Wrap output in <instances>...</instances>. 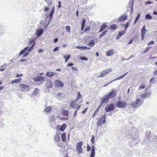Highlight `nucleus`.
<instances>
[{"label":"nucleus","mask_w":157,"mask_h":157,"mask_svg":"<svg viewBox=\"0 0 157 157\" xmlns=\"http://www.w3.org/2000/svg\"><path fill=\"white\" fill-rule=\"evenodd\" d=\"M54 10L55 7L54 6H53L52 7L51 12L49 14V17L51 19H52V17L53 15L54 12Z\"/></svg>","instance_id":"nucleus-23"},{"label":"nucleus","mask_w":157,"mask_h":157,"mask_svg":"<svg viewBox=\"0 0 157 157\" xmlns=\"http://www.w3.org/2000/svg\"><path fill=\"white\" fill-rule=\"evenodd\" d=\"M80 58L82 60H88L87 58L85 57H80Z\"/></svg>","instance_id":"nucleus-48"},{"label":"nucleus","mask_w":157,"mask_h":157,"mask_svg":"<svg viewBox=\"0 0 157 157\" xmlns=\"http://www.w3.org/2000/svg\"><path fill=\"white\" fill-rule=\"evenodd\" d=\"M117 91L114 90H112L106 95L109 98H112L115 97L117 94Z\"/></svg>","instance_id":"nucleus-8"},{"label":"nucleus","mask_w":157,"mask_h":157,"mask_svg":"<svg viewBox=\"0 0 157 157\" xmlns=\"http://www.w3.org/2000/svg\"><path fill=\"white\" fill-rule=\"evenodd\" d=\"M73 65H74V64H73V63H69V64L67 65V66L68 67H70V66H73Z\"/></svg>","instance_id":"nucleus-58"},{"label":"nucleus","mask_w":157,"mask_h":157,"mask_svg":"<svg viewBox=\"0 0 157 157\" xmlns=\"http://www.w3.org/2000/svg\"><path fill=\"white\" fill-rule=\"evenodd\" d=\"M155 43V42L154 41H149L147 44L148 45H150L152 44H153Z\"/></svg>","instance_id":"nucleus-44"},{"label":"nucleus","mask_w":157,"mask_h":157,"mask_svg":"<svg viewBox=\"0 0 157 157\" xmlns=\"http://www.w3.org/2000/svg\"><path fill=\"white\" fill-rule=\"evenodd\" d=\"M151 94V92L149 91L147 93L146 92L145 93L143 94L140 96L141 98H145L147 97V96Z\"/></svg>","instance_id":"nucleus-22"},{"label":"nucleus","mask_w":157,"mask_h":157,"mask_svg":"<svg viewBox=\"0 0 157 157\" xmlns=\"http://www.w3.org/2000/svg\"><path fill=\"white\" fill-rule=\"evenodd\" d=\"M143 103V101L142 100L137 98L136 99L135 102L131 103V105L133 108H136L139 107L142 105Z\"/></svg>","instance_id":"nucleus-3"},{"label":"nucleus","mask_w":157,"mask_h":157,"mask_svg":"<svg viewBox=\"0 0 157 157\" xmlns=\"http://www.w3.org/2000/svg\"><path fill=\"white\" fill-rule=\"evenodd\" d=\"M29 54V53L28 52H27L25 53L24 55L23 56V57H26Z\"/></svg>","instance_id":"nucleus-62"},{"label":"nucleus","mask_w":157,"mask_h":157,"mask_svg":"<svg viewBox=\"0 0 157 157\" xmlns=\"http://www.w3.org/2000/svg\"><path fill=\"white\" fill-rule=\"evenodd\" d=\"M59 118L61 120L65 121L68 120V117H59Z\"/></svg>","instance_id":"nucleus-45"},{"label":"nucleus","mask_w":157,"mask_h":157,"mask_svg":"<svg viewBox=\"0 0 157 157\" xmlns=\"http://www.w3.org/2000/svg\"><path fill=\"white\" fill-rule=\"evenodd\" d=\"M101 107V105H99L98 106V107L97 108V109L95 110V111L96 112L98 113V110H99V109Z\"/></svg>","instance_id":"nucleus-53"},{"label":"nucleus","mask_w":157,"mask_h":157,"mask_svg":"<svg viewBox=\"0 0 157 157\" xmlns=\"http://www.w3.org/2000/svg\"><path fill=\"white\" fill-rule=\"evenodd\" d=\"M101 107V105H99L98 106V107L97 108V109L95 110V111L96 112L98 113V110H99V109Z\"/></svg>","instance_id":"nucleus-52"},{"label":"nucleus","mask_w":157,"mask_h":157,"mask_svg":"<svg viewBox=\"0 0 157 157\" xmlns=\"http://www.w3.org/2000/svg\"><path fill=\"white\" fill-rule=\"evenodd\" d=\"M87 109V108H86L84 110H83L82 112V114H84L86 112Z\"/></svg>","instance_id":"nucleus-56"},{"label":"nucleus","mask_w":157,"mask_h":157,"mask_svg":"<svg viewBox=\"0 0 157 157\" xmlns=\"http://www.w3.org/2000/svg\"><path fill=\"white\" fill-rule=\"evenodd\" d=\"M114 53V52L113 50L111 49L109 50L106 53V55L108 56H110L113 55Z\"/></svg>","instance_id":"nucleus-19"},{"label":"nucleus","mask_w":157,"mask_h":157,"mask_svg":"<svg viewBox=\"0 0 157 157\" xmlns=\"http://www.w3.org/2000/svg\"><path fill=\"white\" fill-rule=\"evenodd\" d=\"M117 28V26L115 24H113L109 27V29L112 30H114Z\"/></svg>","instance_id":"nucleus-32"},{"label":"nucleus","mask_w":157,"mask_h":157,"mask_svg":"<svg viewBox=\"0 0 157 157\" xmlns=\"http://www.w3.org/2000/svg\"><path fill=\"white\" fill-rule=\"evenodd\" d=\"M95 45V43L94 40H91L90 42L87 44V45L89 46L90 47H93Z\"/></svg>","instance_id":"nucleus-29"},{"label":"nucleus","mask_w":157,"mask_h":157,"mask_svg":"<svg viewBox=\"0 0 157 157\" xmlns=\"http://www.w3.org/2000/svg\"><path fill=\"white\" fill-rule=\"evenodd\" d=\"M58 3H59V5L58 6V7L59 8H60L61 7V2H60V1H59V2H58Z\"/></svg>","instance_id":"nucleus-59"},{"label":"nucleus","mask_w":157,"mask_h":157,"mask_svg":"<svg viewBox=\"0 0 157 157\" xmlns=\"http://www.w3.org/2000/svg\"><path fill=\"white\" fill-rule=\"evenodd\" d=\"M95 154V148L94 146L92 147L90 157H94Z\"/></svg>","instance_id":"nucleus-24"},{"label":"nucleus","mask_w":157,"mask_h":157,"mask_svg":"<svg viewBox=\"0 0 157 157\" xmlns=\"http://www.w3.org/2000/svg\"><path fill=\"white\" fill-rule=\"evenodd\" d=\"M115 109L114 105L112 103L110 105H107L105 108V110L106 112H109L110 111L114 110Z\"/></svg>","instance_id":"nucleus-7"},{"label":"nucleus","mask_w":157,"mask_h":157,"mask_svg":"<svg viewBox=\"0 0 157 157\" xmlns=\"http://www.w3.org/2000/svg\"><path fill=\"white\" fill-rule=\"evenodd\" d=\"M128 73V72L125 73L124 74H123V75H122L121 76H120V77H119L118 78L115 79H114V80H113V81H111L109 82L107 84L105 85L104 86H106V85H107L108 84L111 83L112 82H113V81H115V80H118V79H120L122 78L125 76V75H126Z\"/></svg>","instance_id":"nucleus-18"},{"label":"nucleus","mask_w":157,"mask_h":157,"mask_svg":"<svg viewBox=\"0 0 157 157\" xmlns=\"http://www.w3.org/2000/svg\"><path fill=\"white\" fill-rule=\"evenodd\" d=\"M145 18L147 19H151L152 18V17L150 15L147 14Z\"/></svg>","instance_id":"nucleus-46"},{"label":"nucleus","mask_w":157,"mask_h":157,"mask_svg":"<svg viewBox=\"0 0 157 157\" xmlns=\"http://www.w3.org/2000/svg\"><path fill=\"white\" fill-rule=\"evenodd\" d=\"M116 106L119 108H124L127 106V102L124 101L119 100L116 103Z\"/></svg>","instance_id":"nucleus-4"},{"label":"nucleus","mask_w":157,"mask_h":157,"mask_svg":"<svg viewBox=\"0 0 157 157\" xmlns=\"http://www.w3.org/2000/svg\"><path fill=\"white\" fill-rule=\"evenodd\" d=\"M129 25V23L128 22L125 25L124 29V30H125L126 31Z\"/></svg>","instance_id":"nucleus-43"},{"label":"nucleus","mask_w":157,"mask_h":157,"mask_svg":"<svg viewBox=\"0 0 157 157\" xmlns=\"http://www.w3.org/2000/svg\"><path fill=\"white\" fill-rule=\"evenodd\" d=\"M82 47V48L86 50L87 49H90V48H89L88 47H87L86 46H83V47Z\"/></svg>","instance_id":"nucleus-55"},{"label":"nucleus","mask_w":157,"mask_h":157,"mask_svg":"<svg viewBox=\"0 0 157 157\" xmlns=\"http://www.w3.org/2000/svg\"><path fill=\"white\" fill-rule=\"evenodd\" d=\"M67 127V125L65 124H63L60 127L59 130L60 131L63 132Z\"/></svg>","instance_id":"nucleus-26"},{"label":"nucleus","mask_w":157,"mask_h":157,"mask_svg":"<svg viewBox=\"0 0 157 157\" xmlns=\"http://www.w3.org/2000/svg\"><path fill=\"white\" fill-rule=\"evenodd\" d=\"M145 87L144 85L142 84L140 86L139 88V89H144Z\"/></svg>","instance_id":"nucleus-50"},{"label":"nucleus","mask_w":157,"mask_h":157,"mask_svg":"<svg viewBox=\"0 0 157 157\" xmlns=\"http://www.w3.org/2000/svg\"><path fill=\"white\" fill-rule=\"evenodd\" d=\"M54 140L56 142H59L60 140V136L58 133H56L54 136Z\"/></svg>","instance_id":"nucleus-16"},{"label":"nucleus","mask_w":157,"mask_h":157,"mask_svg":"<svg viewBox=\"0 0 157 157\" xmlns=\"http://www.w3.org/2000/svg\"><path fill=\"white\" fill-rule=\"evenodd\" d=\"M106 27L107 26L106 25L103 24H102L101 26V28L99 30V32H102L103 30L105 29Z\"/></svg>","instance_id":"nucleus-27"},{"label":"nucleus","mask_w":157,"mask_h":157,"mask_svg":"<svg viewBox=\"0 0 157 157\" xmlns=\"http://www.w3.org/2000/svg\"><path fill=\"white\" fill-rule=\"evenodd\" d=\"M44 77L41 76H37L34 79V80L35 82L38 81H44Z\"/></svg>","instance_id":"nucleus-20"},{"label":"nucleus","mask_w":157,"mask_h":157,"mask_svg":"<svg viewBox=\"0 0 157 157\" xmlns=\"http://www.w3.org/2000/svg\"><path fill=\"white\" fill-rule=\"evenodd\" d=\"M127 18V16L124 15L118 17V19L120 21H125Z\"/></svg>","instance_id":"nucleus-17"},{"label":"nucleus","mask_w":157,"mask_h":157,"mask_svg":"<svg viewBox=\"0 0 157 157\" xmlns=\"http://www.w3.org/2000/svg\"><path fill=\"white\" fill-rule=\"evenodd\" d=\"M52 83L50 80H48L45 84V86L47 88H50L52 87Z\"/></svg>","instance_id":"nucleus-12"},{"label":"nucleus","mask_w":157,"mask_h":157,"mask_svg":"<svg viewBox=\"0 0 157 157\" xmlns=\"http://www.w3.org/2000/svg\"><path fill=\"white\" fill-rule=\"evenodd\" d=\"M91 142L93 144H94L95 143L94 141V136H92L91 139Z\"/></svg>","instance_id":"nucleus-47"},{"label":"nucleus","mask_w":157,"mask_h":157,"mask_svg":"<svg viewBox=\"0 0 157 157\" xmlns=\"http://www.w3.org/2000/svg\"><path fill=\"white\" fill-rule=\"evenodd\" d=\"M146 31L145 26H144L141 30V39L142 40H143L144 38Z\"/></svg>","instance_id":"nucleus-13"},{"label":"nucleus","mask_w":157,"mask_h":157,"mask_svg":"<svg viewBox=\"0 0 157 157\" xmlns=\"http://www.w3.org/2000/svg\"><path fill=\"white\" fill-rule=\"evenodd\" d=\"M91 149V147L89 146V144H87V151H89Z\"/></svg>","instance_id":"nucleus-54"},{"label":"nucleus","mask_w":157,"mask_h":157,"mask_svg":"<svg viewBox=\"0 0 157 157\" xmlns=\"http://www.w3.org/2000/svg\"><path fill=\"white\" fill-rule=\"evenodd\" d=\"M39 91V89L37 88H36L33 91V94L34 95H36L38 94Z\"/></svg>","instance_id":"nucleus-34"},{"label":"nucleus","mask_w":157,"mask_h":157,"mask_svg":"<svg viewBox=\"0 0 157 157\" xmlns=\"http://www.w3.org/2000/svg\"><path fill=\"white\" fill-rule=\"evenodd\" d=\"M80 107V105H78V106H77V108L76 110L75 111L73 114V115L74 117H75L76 116L77 111L79 109Z\"/></svg>","instance_id":"nucleus-35"},{"label":"nucleus","mask_w":157,"mask_h":157,"mask_svg":"<svg viewBox=\"0 0 157 157\" xmlns=\"http://www.w3.org/2000/svg\"><path fill=\"white\" fill-rule=\"evenodd\" d=\"M153 75L154 76H156L157 75V70H155L153 72Z\"/></svg>","instance_id":"nucleus-57"},{"label":"nucleus","mask_w":157,"mask_h":157,"mask_svg":"<svg viewBox=\"0 0 157 157\" xmlns=\"http://www.w3.org/2000/svg\"><path fill=\"white\" fill-rule=\"evenodd\" d=\"M59 50V48L58 47L54 49L53 50V51L54 52H56Z\"/></svg>","instance_id":"nucleus-61"},{"label":"nucleus","mask_w":157,"mask_h":157,"mask_svg":"<svg viewBox=\"0 0 157 157\" xmlns=\"http://www.w3.org/2000/svg\"><path fill=\"white\" fill-rule=\"evenodd\" d=\"M81 97V95L80 92H78V93L76 99L75 100L78 101V99Z\"/></svg>","instance_id":"nucleus-40"},{"label":"nucleus","mask_w":157,"mask_h":157,"mask_svg":"<svg viewBox=\"0 0 157 157\" xmlns=\"http://www.w3.org/2000/svg\"><path fill=\"white\" fill-rule=\"evenodd\" d=\"M75 48H76L82 49V47L79 46H77L75 47Z\"/></svg>","instance_id":"nucleus-63"},{"label":"nucleus","mask_w":157,"mask_h":157,"mask_svg":"<svg viewBox=\"0 0 157 157\" xmlns=\"http://www.w3.org/2000/svg\"><path fill=\"white\" fill-rule=\"evenodd\" d=\"M66 30L68 33H70L71 28L69 26H67L65 28Z\"/></svg>","instance_id":"nucleus-39"},{"label":"nucleus","mask_w":157,"mask_h":157,"mask_svg":"<svg viewBox=\"0 0 157 157\" xmlns=\"http://www.w3.org/2000/svg\"><path fill=\"white\" fill-rule=\"evenodd\" d=\"M126 33L125 30H123L122 31L120 32L116 37L117 40H118L121 37L125 34Z\"/></svg>","instance_id":"nucleus-15"},{"label":"nucleus","mask_w":157,"mask_h":157,"mask_svg":"<svg viewBox=\"0 0 157 157\" xmlns=\"http://www.w3.org/2000/svg\"><path fill=\"white\" fill-rule=\"evenodd\" d=\"M21 78L15 79L13 80L11 82V83L13 84V83H19L20 82V81H21Z\"/></svg>","instance_id":"nucleus-33"},{"label":"nucleus","mask_w":157,"mask_h":157,"mask_svg":"<svg viewBox=\"0 0 157 157\" xmlns=\"http://www.w3.org/2000/svg\"><path fill=\"white\" fill-rule=\"evenodd\" d=\"M106 115H104L100 118H98L97 123V125L98 127L101 126L106 123Z\"/></svg>","instance_id":"nucleus-2"},{"label":"nucleus","mask_w":157,"mask_h":157,"mask_svg":"<svg viewBox=\"0 0 157 157\" xmlns=\"http://www.w3.org/2000/svg\"><path fill=\"white\" fill-rule=\"evenodd\" d=\"M151 48V47H150V46L147 47L146 48L144 51L143 52V53H146L147 52L149 51V50Z\"/></svg>","instance_id":"nucleus-36"},{"label":"nucleus","mask_w":157,"mask_h":157,"mask_svg":"<svg viewBox=\"0 0 157 157\" xmlns=\"http://www.w3.org/2000/svg\"><path fill=\"white\" fill-rule=\"evenodd\" d=\"M54 74V73L52 72H47L46 75V76H52Z\"/></svg>","instance_id":"nucleus-37"},{"label":"nucleus","mask_w":157,"mask_h":157,"mask_svg":"<svg viewBox=\"0 0 157 157\" xmlns=\"http://www.w3.org/2000/svg\"><path fill=\"white\" fill-rule=\"evenodd\" d=\"M52 110V108L50 106H48L46 107L44 110V112L48 113L50 112Z\"/></svg>","instance_id":"nucleus-30"},{"label":"nucleus","mask_w":157,"mask_h":157,"mask_svg":"<svg viewBox=\"0 0 157 157\" xmlns=\"http://www.w3.org/2000/svg\"><path fill=\"white\" fill-rule=\"evenodd\" d=\"M55 86L58 87H62L63 86V84L59 80H56L55 82Z\"/></svg>","instance_id":"nucleus-14"},{"label":"nucleus","mask_w":157,"mask_h":157,"mask_svg":"<svg viewBox=\"0 0 157 157\" xmlns=\"http://www.w3.org/2000/svg\"><path fill=\"white\" fill-rule=\"evenodd\" d=\"M33 43V45L31 46V47H30V48H29V47H26L23 50L21 51L19 53V56H20L23 54L25 53L27 50L29 52H30L33 49V47L35 45V42L33 40H30L29 42L30 45H31Z\"/></svg>","instance_id":"nucleus-1"},{"label":"nucleus","mask_w":157,"mask_h":157,"mask_svg":"<svg viewBox=\"0 0 157 157\" xmlns=\"http://www.w3.org/2000/svg\"><path fill=\"white\" fill-rule=\"evenodd\" d=\"M108 32V30H106L105 31H104L99 36V38H101L104 35H105L106 33H107V32Z\"/></svg>","instance_id":"nucleus-38"},{"label":"nucleus","mask_w":157,"mask_h":157,"mask_svg":"<svg viewBox=\"0 0 157 157\" xmlns=\"http://www.w3.org/2000/svg\"><path fill=\"white\" fill-rule=\"evenodd\" d=\"M86 22V21L85 19H84L82 20V25H81V29L82 30H83L84 29V27L85 26Z\"/></svg>","instance_id":"nucleus-31"},{"label":"nucleus","mask_w":157,"mask_h":157,"mask_svg":"<svg viewBox=\"0 0 157 157\" xmlns=\"http://www.w3.org/2000/svg\"><path fill=\"white\" fill-rule=\"evenodd\" d=\"M62 140L63 142H65L66 140V133L63 132L61 135Z\"/></svg>","instance_id":"nucleus-21"},{"label":"nucleus","mask_w":157,"mask_h":157,"mask_svg":"<svg viewBox=\"0 0 157 157\" xmlns=\"http://www.w3.org/2000/svg\"><path fill=\"white\" fill-rule=\"evenodd\" d=\"M71 68H72V70L74 71H78V68L76 67H72Z\"/></svg>","instance_id":"nucleus-51"},{"label":"nucleus","mask_w":157,"mask_h":157,"mask_svg":"<svg viewBox=\"0 0 157 157\" xmlns=\"http://www.w3.org/2000/svg\"><path fill=\"white\" fill-rule=\"evenodd\" d=\"M140 17V13H139L137 16V17L136 18L134 24H135L136 22H137V21L138 20V19H139Z\"/></svg>","instance_id":"nucleus-42"},{"label":"nucleus","mask_w":157,"mask_h":157,"mask_svg":"<svg viewBox=\"0 0 157 157\" xmlns=\"http://www.w3.org/2000/svg\"><path fill=\"white\" fill-rule=\"evenodd\" d=\"M83 143V142L80 141L78 143L76 144V147L78 154H82L83 153V149L82 147Z\"/></svg>","instance_id":"nucleus-5"},{"label":"nucleus","mask_w":157,"mask_h":157,"mask_svg":"<svg viewBox=\"0 0 157 157\" xmlns=\"http://www.w3.org/2000/svg\"><path fill=\"white\" fill-rule=\"evenodd\" d=\"M112 71V69L111 68H108L101 71L100 75H99L98 77L102 78L104 77L107 74L111 72Z\"/></svg>","instance_id":"nucleus-6"},{"label":"nucleus","mask_w":157,"mask_h":157,"mask_svg":"<svg viewBox=\"0 0 157 157\" xmlns=\"http://www.w3.org/2000/svg\"><path fill=\"white\" fill-rule=\"evenodd\" d=\"M109 101V98L106 95L103 96L101 99V105L103 103H106L108 102Z\"/></svg>","instance_id":"nucleus-10"},{"label":"nucleus","mask_w":157,"mask_h":157,"mask_svg":"<svg viewBox=\"0 0 157 157\" xmlns=\"http://www.w3.org/2000/svg\"><path fill=\"white\" fill-rule=\"evenodd\" d=\"M90 29H91L90 27L89 26H88L85 29L84 31L85 32H86L87 31H89V30H90Z\"/></svg>","instance_id":"nucleus-49"},{"label":"nucleus","mask_w":157,"mask_h":157,"mask_svg":"<svg viewBox=\"0 0 157 157\" xmlns=\"http://www.w3.org/2000/svg\"><path fill=\"white\" fill-rule=\"evenodd\" d=\"M20 87L21 89L20 90L21 91H28L30 88L29 85L25 84H20Z\"/></svg>","instance_id":"nucleus-9"},{"label":"nucleus","mask_w":157,"mask_h":157,"mask_svg":"<svg viewBox=\"0 0 157 157\" xmlns=\"http://www.w3.org/2000/svg\"><path fill=\"white\" fill-rule=\"evenodd\" d=\"M70 57H71L70 55H68L67 57L66 56H64V58L65 59V62H66L68 61V60L69 59Z\"/></svg>","instance_id":"nucleus-41"},{"label":"nucleus","mask_w":157,"mask_h":157,"mask_svg":"<svg viewBox=\"0 0 157 157\" xmlns=\"http://www.w3.org/2000/svg\"><path fill=\"white\" fill-rule=\"evenodd\" d=\"M62 113L64 116L68 117L69 115V111L67 110L63 109Z\"/></svg>","instance_id":"nucleus-25"},{"label":"nucleus","mask_w":157,"mask_h":157,"mask_svg":"<svg viewBox=\"0 0 157 157\" xmlns=\"http://www.w3.org/2000/svg\"><path fill=\"white\" fill-rule=\"evenodd\" d=\"M77 101H75L74 100L70 104V105L71 107L73 109H76L77 108V106L78 105L77 104Z\"/></svg>","instance_id":"nucleus-11"},{"label":"nucleus","mask_w":157,"mask_h":157,"mask_svg":"<svg viewBox=\"0 0 157 157\" xmlns=\"http://www.w3.org/2000/svg\"><path fill=\"white\" fill-rule=\"evenodd\" d=\"M43 29H39L37 30L36 31V35L37 36H40L41 35L42 33H43Z\"/></svg>","instance_id":"nucleus-28"},{"label":"nucleus","mask_w":157,"mask_h":157,"mask_svg":"<svg viewBox=\"0 0 157 157\" xmlns=\"http://www.w3.org/2000/svg\"><path fill=\"white\" fill-rule=\"evenodd\" d=\"M97 113V112H96L95 111H94V113L92 115V117H94L95 116Z\"/></svg>","instance_id":"nucleus-60"},{"label":"nucleus","mask_w":157,"mask_h":157,"mask_svg":"<svg viewBox=\"0 0 157 157\" xmlns=\"http://www.w3.org/2000/svg\"><path fill=\"white\" fill-rule=\"evenodd\" d=\"M49 10V8L46 7H45L44 10L45 11H47Z\"/></svg>","instance_id":"nucleus-64"}]
</instances>
